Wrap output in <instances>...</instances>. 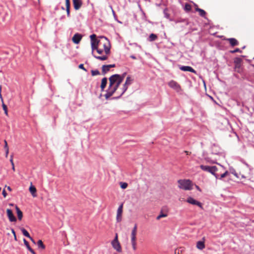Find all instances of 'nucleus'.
Listing matches in <instances>:
<instances>
[{"label":"nucleus","instance_id":"nucleus-1","mask_svg":"<svg viewBox=\"0 0 254 254\" xmlns=\"http://www.w3.org/2000/svg\"><path fill=\"white\" fill-rule=\"evenodd\" d=\"M123 80L124 76H121V75L118 74H114L110 77L109 86L105 94V97L106 99H109L113 95L119 88Z\"/></svg>","mask_w":254,"mask_h":254},{"label":"nucleus","instance_id":"nucleus-2","mask_svg":"<svg viewBox=\"0 0 254 254\" xmlns=\"http://www.w3.org/2000/svg\"><path fill=\"white\" fill-rule=\"evenodd\" d=\"M102 40L94 39L93 41H91V49H92V55L96 59L100 61H105L108 58V56L107 55H103L102 56H96L94 54V51L95 49L100 46V43Z\"/></svg>","mask_w":254,"mask_h":254},{"label":"nucleus","instance_id":"nucleus-3","mask_svg":"<svg viewBox=\"0 0 254 254\" xmlns=\"http://www.w3.org/2000/svg\"><path fill=\"white\" fill-rule=\"evenodd\" d=\"M179 188L184 190H191L192 189V182L190 180H179L178 181Z\"/></svg>","mask_w":254,"mask_h":254},{"label":"nucleus","instance_id":"nucleus-4","mask_svg":"<svg viewBox=\"0 0 254 254\" xmlns=\"http://www.w3.org/2000/svg\"><path fill=\"white\" fill-rule=\"evenodd\" d=\"M200 168L203 171L211 173L216 178V179H218L219 178V175L216 173L218 170L216 166H209L201 165H200Z\"/></svg>","mask_w":254,"mask_h":254},{"label":"nucleus","instance_id":"nucleus-5","mask_svg":"<svg viewBox=\"0 0 254 254\" xmlns=\"http://www.w3.org/2000/svg\"><path fill=\"white\" fill-rule=\"evenodd\" d=\"M100 47L104 49L106 55L108 56L110 53V44L107 40V39L105 37L104 40H102L100 43Z\"/></svg>","mask_w":254,"mask_h":254},{"label":"nucleus","instance_id":"nucleus-6","mask_svg":"<svg viewBox=\"0 0 254 254\" xmlns=\"http://www.w3.org/2000/svg\"><path fill=\"white\" fill-rule=\"evenodd\" d=\"M112 245L113 248L116 250L118 252H122V248L121 246L120 245V243H119L118 239V235L117 234H116L115 238L112 241Z\"/></svg>","mask_w":254,"mask_h":254},{"label":"nucleus","instance_id":"nucleus-7","mask_svg":"<svg viewBox=\"0 0 254 254\" xmlns=\"http://www.w3.org/2000/svg\"><path fill=\"white\" fill-rule=\"evenodd\" d=\"M168 86L176 90L177 92H179L182 91V88L180 84L174 80H171L168 83Z\"/></svg>","mask_w":254,"mask_h":254},{"label":"nucleus","instance_id":"nucleus-8","mask_svg":"<svg viewBox=\"0 0 254 254\" xmlns=\"http://www.w3.org/2000/svg\"><path fill=\"white\" fill-rule=\"evenodd\" d=\"M186 201L190 204L197 205L201 209L203 208L202 203L194 199L193 198L190 196L187 198Z\"/></svg>","mask_w":254,"mask_h":254},{"label":"nucleus","instance_id":"nucleus-9","mask_svg":"<svg viewBox=\"0 0 254 254\" xmlns=\"http://www.w3.org/2000/svg\"><path fill=\"white\" fill-rule=\"evenodd\" d=\"M123 204H121L117 210L116 219L118 222H120L122 221V215L123 213Z\"/></svg>","mask_w":254,"mask_h":254},{"label":"nucleus","instance_id":"nucleus-10","mask_svg":"<svg viewBox=\"0 0 254 254\" xmlns=\"http://www.w3.org/2000/svg\"><path fill=\"white\" fill-rule=\"evenodd\" d=\"M179 69L182 71H190L196 74V71L192 67L190 66L179 65Z\"/></svg>","mask_w":254,"mask_h":254},{"label":"nucleus","instance_id":"nucleus-11","mask_svg":"<svg viewBox=\"0 0 254 254\" xmlns=\"http://www.w3.org/2000/svg\"><path fill=\"white\" fill-rule=\"evenodd\" d=\"M82 36L81 34L76 33H75L72 38L73 42L76 44L79 43L81 40Z\"/></svg>","mask_w":254,"mask_h":254},{"label":"nucleus","instance_id":"nucleus-12","mask_svg":"<svg viewBox=\"0 0 254 254\" xmlns=\"http://www.w3.org/2000/svg\"><path fill=\"white\" fill-rule=\"evenodd\" d=\"M7 215L8 216V218L9 219V221L10 222H15L16 221V218L14 216L12 211L10 209H7L6 210Z\"/></svg>","mask_w":254,"mask_h":254},{"label":"nucleus","instance_id":"nucleus-13","mask_svg":"<svg viewBox=\"0 0 254 254\" xmlns=\"http://www.w3.org/2000/svg\"><path fill=\"white\" fill-rule=\"evenodd\" d=\"M137 224H135L131 231V242H136V235L137 232Z\"/></svg>","mask_w":254,"mask_h":254},{"label":"nucleus","instance_id":"nucleus-14","mask_svg":"<svg viewBox=\"0 0 254 254\" xmlns=\"http://www.w3.org/2000/svg\"><path fill=\"white\" fill-rule=\"evenodd\" d=\"M74 8L75 10H78L82 4L81 0H72Z\"/></svg>","mask_w":254,"mask_h":254},{"label":"nucleus","instance_id":"nucleus-15","mask_svg":"<svg viewBox=\"0 0 254 254\" xmlns=\"http://www.w3.org/2000/svg\"><path fill=\"white\" fill-rule=\"evenodd\" d=\"M227 41H229L231 46L234 47L239 45V42L237 39L234 38H228L226 39Z\"/></svg>","mask_w":254,"mask_h":254},{"label":"nucleus","instance_id":"nucleus-16","mask_svg":"<svg viewBox=\"0 0 254 254\" xmlns=\"http://www.w3.org/2000/svg\"><path fill=\"white\" fill-rule=\"evenodd\" d=\"M21 231L24 236L29 238L34 243V241L33 238L30 236L28 231L23 228H21Z\"/></svg>","mask_w":254,"mask_h":254},{"label":"nucleus","instance_id":"nucleus-17","mask_svg":"<svg viewBox=\"0 0 254 254\" xmlns=\"http://www.w3.org/2000/svg\"><path fill=\"white\" fill-rule=\"evenodd\" d=\"M23 242L27 249L32 254H36L34 251L30 247L29 243L26 241L25 239H23Z\"/></svg>","mask_w":254,"mask_h":254},{"label":"nucleus","instance_id":"nucleus-18","mask_svg":"<svg viewBox=\"0 0 254 254\" xmlns=\"http://www.w3.org/2000/svg\"><path fill=\"white\" fill-rule=\"evenodd\" d=\"M70 0H65L66 11L67 17H70Z\"/></svg>","mask_w":254,"mask_h":254},{"label":"nucleus","instance_id":"nucleus-19","mask_svg":"<svg viewBox=\"0 0 254 254\" xmlns=\"http://www.w3.org/2000/svg\"><path fill=\"white\" fill-rule=\"evenodd\" d=\"M107 78L106 77H104L102 79L101 86H100L102 91L104 90V89L107 85Z\"/></svg>","mask_w":254,"mask_h":254},{"label":"nucleus","instance_id":"nucleus-20","mask_svg":"<svg viewBox=\"0 0 254 254\" xmlns=\"http://www.w3.org/2000/svg\"><path fill=\"white\" fill-rule=\"evenodd\" d=\"M15 209L17 212L18 219L19 220H21L23 217L22 212L20 210L17 206H15Z\"/></svg>","mask_w":254,"mask_h":254},{"label":"nucleus","instance_id":"nucleus-21","mask_svg":"<svg viewBox=\"0 0 254 254\" xmlns=\"http://www.w3.org/2000/svg\"><path fill=\"white\" fill-rule=\"evenodd\" d=\"M196 247L199 250H203L205 248L204 242L202 241H198L196 244Z\"/></svg>","mask_w":254,"mask_h":254},{"label":"nucleus","instance_id":"nucleus-22","mask_svg":"<svg viewBox=\"0 0 254 254\" xmlns=\"http://www.w3.org/2000/svg\"><path fill=\"white\" fill-rule=\"evenodd\" d=\"M242 60L240 58H236L234 59V63L236 67H238L241 65Z\"/></svg>","mask_w":254,"mask_h":254},{"label":"nucleus","instance_id":"nucleus-23","mask_svg":"<svg viewBox=\"0 0 254 254\" xmlns=\"http://www.w3.org/2000/svg\"><path fill=\"white\" fill-rule=\"evenodd\" d=\"M157 36L156 34L152 33L149 35L147 40L150 42H152L157 40Z\"/></svg>","mask_w":254,"mask_h":254},{"label":"nucleus","instance_id":"nucleus-24","mask_svg":"<svg viewBox=\"0 0 254 254\" xmlns=\"http://www.w3.org/2000/svg\"><path fill=\"white\" fill-rule=\"evenodd\" d=\"M195 10L199 12V14L200 16L202 17H205L206 15V12L204 10L197 7L195 8Z\"/></svg>","mask_w":254,"mask_h":254},{"label":"nucleus","instance_id":"nucleus-25","mask_svg":"<svg viewBox=\"0 0 254 254\" xmlns=\"http://www.w3.org/2000/svg\"><path fill=\"white\" fill-rule=\"evenodd\" d=\"M29 191H30V192L31 193L32 195L35 197L36 196V189L35 188V187H34L33 186H31L29 188Z\"/></svg>","mask_w":254,"mask_h":254},{"label":"nucleus","instance_id":"nucleus-26","mask_svg":"<svg viewBox=\"0 0 254 254\" xmlns=\"http://www.w3.org/2000/svg\"><path fill=\"white\" fill-rule=\"evenodd\" d=\"M110 70V68L108 67L107 65H103L102 67V74L105 75Z\"/></svg>","mask_w":254,"mask_h":254},{"label":"nucleus","instance_id":"nucleus-27","mask_svg":"<svg viewBox=\"0 0 254 254\" xmlns=\"http://www.w3.org/2000/svg\"><path fill=\"white\" fill-rule=\"evenodd\" d=\"M37 246L38 248L44 250L45 249V246L44 245L42 240H39L37 242Z\"/></svg>","mask_w":254,"mask_h":254},{"label":"nucleus","instance_id":"nucleus-28","mask_svg":"<svg viewBox=\"0 0 254 254\" xmlns=\"http://www.w3.org/2000/svg\"><path fill=\"white\" fill-rule=\"evenodd\" d=\"M132 81L133 79H131L130 76H128L126 78V80L125 83L129 86L132 83Z\"/></svg>","mask_w":254,"mask_h":254},{"label":"nucleus","instance_id":"nucleus-29","mask_svg":"<svg viewBox=\"0 0 254 254\" xmlns=\"http://www.w3.org/2000/svg\"><path fill=\"white\" fill-rule=\"evenodd\" d=\"M128 86L124 83L122 88V91L119 97H121L127 89Z\"/></svg>","mask_w":254,"mask_h":254},{"label":"nucleus","instance_id":"nucleus-30","mask_svg":"<svg viewBox=\"0 0 254 254\" xmlns=\"http://www.w3.org/2000/svg\"><path fill=\"white\" fill-rule=\"evenodd\" d=\"M128 86L124 83L122 88V91L119 97H121L127 89Z\"/></svg>","mask_w":254,"mask_h":254},{"label":"nucleus","instance_id":"nucleus-31","mask_svg":"<svg viewBox=\"0 0 254 254\" xmlns=\"http://www.w3.org/2000/svg\"><path fill=\"white\" fill-rule=\"evenodd\" d=\"M91 72L92 76H95L100 74V72L97 69L92 70Z\"/></svg>","mask_w":254,"mask_h":254},{"label":"nucleus","instance_id":"nucleus-32","mask_svg":"<svg viewBox=\"0 0 254 254\" xmlns=\"http://www.w3.org/2000/svg\"><path fill=\"white\" fill-rule=\"evenodd\" d=\"M95 50L97 51V53H98L99 54H102L103 53V50L102 48H101V47H97V48L95 49Z\"/></svg>","mask_w":254,"mask_h":254},{"label":"nucleus","instance_id":"nucleus-33","mask_svg":"<svg viewBox=\"0 0 254 254\" xmlns=\"http://www.w3.org/2000/svg\"><path fill=\"white\" fill-rule=\"evenodd\" d=\"M191 5L190 4L186 3L185 4V9L186 11H190L191 10Z\"/></svg>","mask_w":254,"mask_h":254},{"label":"nucleus","instance_id":"nucleus-34","mask_svg":"<svg viewBox=\"0 0 254 254\" xmlns=\"http://www.w3.org/2000/svg\"><path fill=\"white\" fill-rule=\"evenodd\" d=\"M228 174V172L226 171L223 174H221L220 176L219 175V178L217 179H222V178L226 177Z\"/></svg>","mask_w":254,"mask_h":254},{"label":"nucleus","instance_id":"nucleus-35","mask_svg":"<svg viewBox=\"0 0 254 254\" xmlns=\"http://www.w3.org/2000/svg\"><path fill=\"white\" fill-rule=\"evenodd\" d=\"M167 216V215L166 214H164L161 212V213L157 217L156 219L159 220L161 218L165 217Z\"/></svg>","mask_w":254,"mask_h":254},{"label":"nucleus","instance_id":"nucleus-36","mask_svg":"<svg viewBox=\"0 0 254 254\" xmlns=\"http://www.w3.org/2000/svg\"><path fill=\"white\" fill-rule=\"evenodd\" d=\"M120 184H121V187L123 189H125L127 187V183L121 182Z\"/></svg>","mask_w":254,"mask_h":254},{"label":"nucleus","instance_id":"nucleus-37","mask_svg":"<svg viewBox=\"0 0 254 254\" xmlns=\"http://www.w3.org/2000/svg\"><path fill=\"white\" fill-rule=\"evenodd\" d=\"M132 249L134 251L136 250V242H131Z\"/></svg>","mask_w":254,"mask_h":254},{"label":"nucleus","instance_id":"nucleus-38","mask_svg":"<svg viewBox=\"0 0 254 254\" xmlns=\"http://www.w3.org/2000/svg\"><path fill=\"white\" fill-rule=\"evenodd\" d=\"M235 69L236 71H237L238 72H239L240 73L242 71V69H241V65L238 66V67H236V65H235Z\"/></svg>","mask_w":254,"mask_h":254},{"label":"nucleus","instance_id":"nucleus-39","mask_svg":"<svg viewBox=\"0 0 254 254\" xmlns=\"http://www.w3.org/2000/svg\"><path fill=\"white\" fill-rule=\"evenodd\" d=\"M236 52L242 53V51L239 48H236L234 50L230 51L231 53H235Z\"/></svg>","mask_w":254,"mask_h":254},{"label":"nucleus","instance_id":"nucleus-40","mask_svg":"<svg viewBox=\"0 0 254 254\" xmlns=\"http://www.w3.org/2000/svg\"><path fill=\"white\" fill-rule=\"evenodd\" d=\"M2 108H3V110L4 111V113L6 115H7V107L4 104H2Z\"/></svg>","mask_w":254,"mask_h":254},{"label":"nucleus","instance_id":"nucleus-41","mask_svg":"<svg viewBox=\"0 0 254 254\" xmlns=\"http://www.w3.org/2000/svg\"><path fill=\"white\" fill-rule=\"evenodd\" d=\"M4 149L5 150V151L9 150L7 141L5 140H4Z\"/></svg>","mask_w":254,"mask_h":254},{"label":"nucleus","instance_id":"nucleus-42","mask_svg":"<svg viewBox=\"0 0 254 254\" xmlns=\"http://www.w3.org/2000/svg\"><path fill=\"white\" fill-rule=\"evenodd\" d=\"M79 68L80 69H82L85 71H86V69L84 67V65L83 64H80L79 65Z\"/></svg>","mask_w":254,"mask_h":254},{"label":"nucleus","instance_id":"nucleus-43","mask_svg":"<svg viewBox=\"0 0 254 254\" xmlns=\"http://www.w3.org/2000/svg\"><path fill=\"white\" fill-rule=\"evenodd\" d=\"M90 38H91V41H93V40H94V39H96V35L95 34H92L90 36Z\"/></svg>","mask_w":254,"mask_h":254},{"label":"nucleus","instance_id":"nucleus-44","mask_svg":"<svg viewBox=\"0 0 254 254\" xmlns=\"http://www.w3.org/2000/svg\"><path fill=\"white\" fill-rule=\"evenodd\" d=\"M112 13H113V16L114 17L115 19L117 20V15L116 14V13H115V11L114 10V9L113 8H112Z\"/></svg>","mask_w":254,"mask_h":254},{"label":"nucleus","instance_id":"nucleus-45","mask_svg":"<svg viewBox=\"0 0 254 254\" xmlns=\"http://www.w3.org/2000/svg\"><path fill=\"white\" fill-rule=\"evenodd\" d=\"M107 65L108 66V67H109L110 69L112 67H115L116 66L115 64H108Z\"/></svg>","mask_w":254,"mask_h":254},{"label":"nucleus","instance_id":"nucleus-46","mask_svg":"<svg viewBox=\"0 0 254 254\" xmlns=\"http://www.w3.org/2000/svg\"><path fill=\"white\" fill-rule=\"evenodd\" d=\"M2 193L3 196L4 197H5L6 196V195H7V193L6 192V191L5 190H2Z\"/></svg>","mask_w":254,"mask_h":254},{"label":"nucleus","instance_id":"nucleus-47","mask_svg":"<svg viewBox=\"0 0 254 254\" xmlns=\"http://www.w3.org/2000/svg\"><path fill=\"white\" fill-rule=\"evenodd\" d=\"M10 162L11 164H14L13 161V155H12L10 156Z\"/></svg>","mask_w":254,"mask_h":254},{"label":"nucleus","instance_id":"nucleus-48","mask_svg":"<svg viewBox=\"0 0 254 254\" xmlns=\"http://www.w3.org/2000/svg\"><path fill=\"white\" fill-rule=\"evenodd\" d=\"M232 173L234 174V175L237 178H238V174L235 171L232 172Z\"/></svg>","mask_w":254,"mask_h":254},{"label":"nucleus","instance_id":"nucleus-49","mask_svg":"<svg viewBox=\"0 0 254 254\" xmlns=\"http://www.w3.org/2000/svg\"><path fill=\"white\" fill-rule=\"evenodd\" d=\"M8 153H9V150L5 151V157H7Z\"/></svg>","mask_w":254,"mask_h":254},{"label":"nucleus","instance_id":"nucleus-50","mask_svg":"<svg viewBox=\"0 0 254 254\" xmlns=\"http://www.w3.org/2000/svg\"><path fill=\"white\" fill-rule=\"evenodd\" d=\"M130 57L131 59H133V60H135V59H136V57H135V56H133V55H131V56H130Z\"/></svg>","mask_w":254,"mask_h":254},{"label":"nucleus","instance_id":"nucleus-51","mask_svg":"<svg viewBox=\"0 0 254 254\" xmlns=\"http://www.w3.org/2000/svg\"><path fill=\"white\" fill-rule=\"evenodd\" d=\"M12 165V169L13 171H15V167H14V164H11Z\"/></svg>","mask_w":254,"mask_h":254},{"label":"nucleus","instance_id":"nucleus-52","mask_svg":"<svg viewBox=\"0 0 254 254\" xmlns=\"http://www.w3.org/2000/svg\"><path fill=\"white\" fill-rule=\"evenodd\" d=\"M1 87H0V98L2 99V96H1Z\"/></svg>","mask_w":254,"mask_h":254},{"label":"nucleus","instance_id":"nucleus-53","mask_svg":"<svg viewBox=\"0 0 254 254\" xmlns=\"http://www.w3.org/2000/svg\"><path fill=\"white\" fill-rule=\"evenodd\" d=\"M11 232H12V233L13 234H14V233H15V231L14 230V229H11Z\"/></svg>","mask_w":254,"mask_h":254},{"label":"nucleus","instance_id":"nucleus-54","mask_svg":"<svg viewBox=\"0 0 254 254\" xmlns=\"http://www.w3.org/2000/svg\"><path fill=\"white\" fill-rule=\"evenodd\" d=\"M196 189H197L198 190H199V191H200V190H200V189L199 188V187L198 186H196Z\"/></svg>","mask_w":254,"mask_h":254},{"label":"nucleus","instance_id":"nucleus-55","mask_svg":"<svg viewBox=\"0 0 254 254\" xmlns=\"http://www.w3.org/2000/svg\"><path fill=\"white\" fill-rule=\"evenodd\" d=\"M7 190L9 191H11V189L10 187H7Z\"/></svg>","mask_w":254,"mask_h":254},{"label":"nucleus","instance_id":"nucleus-56","mask_svg":"<svg viewBox=\"0 0 254 254\" xmlns=\"http://www.w3.org/2000/svg\"><path fill=\"white\" fill-rule=\"evenodd\" d=\"M185 152L187 154V155H189V152L187 151H185Z\"/></svg>","mask_w":254,"mask_h":254},{"label":"nucleus","instance_id":"nucleus-57","mask_svg":"<svg viewBox=\"0 0 254 254\" xmlns=\"http://www.w3.org/2000/svg\"><path fill=\"white\" fill-rule=\"evenodd\" d=\"M126 74V73H124L122 75H121V76H124V77H125V75Z\"/></svg>","mask_w":254,"mask_h":254},{"label":"nucleus","instance_id":"nucleus-58","mask_svg":"<svg viewBox=\"0 0 254 254\" xmlns=\"http://www.w3.org/2000/svg\"><path fill=\"white\" fill-rule=\"evenodd\" d=\"M14 239H15V240H16V236H14Z\"/></svg>","mask_w":254,"mask_h":254},{"label":"nucleus","instance_id":"nucleus-59","mask_svg":"<svg viewBox=\"0 0 254 254\" xmlns=\"http://www.w3.org/2000/svg\"><path fill=\"white\" fill-rule=\"evenodd\" d=\"M13 235H14V237L15 236H16V234H15V233H14V234H13Z\"/></svg>","mask_w":254,"mask_h":254},{"label":"nucleus","instance_id":"nucleus-60","mask_svg":"<svg viewBox=\"0 0 254 254\" xmlns=\"http://www.w3.org/2000/svg\"><path fill=\"white\" fill-rule=\"evenodd\" d=\"M252 222L254 223V219L252 220Z\"/></svg>","mask_w":254,"mask_h":254},{"label":"nucleus","instance_id":"nucleus-61","mask_svg":"<svg viewBox=\"0 0 254 254\" xmlns=\"http://www.w3.org/2000/svg\"><path fill=\"white\" fill-rule=\"evenodd\" d=\"M1 190V188L0 187V191Z\"/></svg>","mask_w":254,"mask_h":254},{"label":"nucleus","instance_id":"nucleus-62","mask_svg":"<svg viewBox=\"0 0 254 254\" xmlns=\"http://www.w3.org/2000/svg\"><path fill=\"white\" fill-rule=\"evenodd\" d=\"M114 254H116V253H115Z\"/></svg>","mask_w":254,"mask_h":254}]
</instances>
